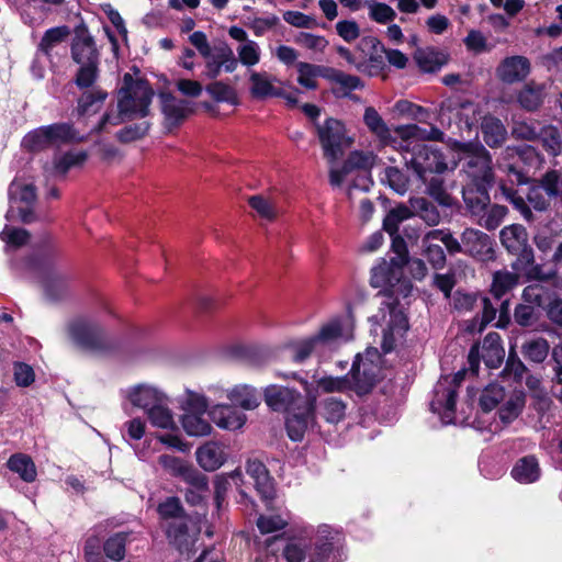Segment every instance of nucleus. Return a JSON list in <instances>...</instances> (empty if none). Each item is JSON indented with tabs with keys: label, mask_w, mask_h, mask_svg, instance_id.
Segmentation results:
<instances>
[{
	"label": "nucleus",
	"mask_w": 562,
	"mask_h": 562,
	"mask_svg": "<svg viewBox=\"0 0 562 562\" xmlns=\"http://www.w3.org/2000/svg\"><path fill=\"white\" fill-rule=\"evenodd\" d=\"M393 248L398 255L393 258L391 263L383 261L379 266L372 268L371 284L374 288L389 286L390 294H385L386 300L382 302V307L372 319L382 326L381 348L387 353L391 352L396 341L404 336L408 329V321L400 306L397 296L402 294L406 297L412 284L408 280H401L402 266L406 263V247L404 240L400 236L393 238Z\"/></svg>",
	"instance_id": "nucleus-1"
},
{
	"label": "nucleus",
	"mask_w": 562,
	"mask_h": 562,
	"mask_svg": "<svg viewBox=\"0 0 562 562\" xmlns=\"http://www.w3.org/2000/svg\"><path fill=\"white\" fill-rule=\"evenodd\" d=\"M72 33V60L77 65L74 82L78 90L76 111L79 117H87L101 110L108 92L98 85L99 52L93 37L82 23L76 25Z\"/></svg>",
	"instance_id": "nucleus-2"
},
{
	"label": "nucleus",
	"mask_w": 562,
	"mask_h": 562,
	"mask_svg": "<svg viewBox=\"0 0 562 562\" xmlns=\"http://www.w3.org/2000/svg\"><path fill=\"white\" fill-rule=\"evenodd\" d=\"M21 146L30 153L53 150L52 159L44 164V171L49 177H65L70 170V123L36 127L24 135Z\"/></svg>",
	"instance_id": "nucleus-3"
},
{
	"label": "nucleus",
	"mask_w": 562,
	"mask_h": 562,
	"mask_svg": "<svg viewBox=\"0 0 562 562\" xmlns=\"http://www.w3.org/2000/svg\"><path fill=\"white\" fill-rule=\"evenodd\" d=\"M22 267L40 277L47 300L57 302L66 295L67 279L61 274L54 252H33L23 259Z\"/></svg>",
	"instance_id": "nucleus-4"
},
{
	"label": "nucleus",
	"mask_w": 562,
	"mask_h": 562,
	"mask_svg": "<svg viewBox=\"0 0 562 562\" xmlns=\"http://www.w3.org/2000/svg\"><path fill=\"white\" fill-rule=\"evenodd\" d=\"M153 95L154 92L146 81L125 74L119 91L117 109L127 117H144L149 112Z\"/></svg>",
	"instance_id": "nucleus-5"
},
{
	"label": "nucleus",
	"mask_w": 562,
	"mask_h": 562,
	"mask_svg": "<svg viewBox=\"0 0 562 562\" xmlns=\"http://www.w3.org/2000/svg\"><path fill=\"white\" fill-rule=\"evenodd\" d=\"M461 159L464 161L462 171L467 177V183L491 187L494 175L492 170V158L484 146L476 143L460 145Z\"/></svg>",
	"instance_id": "nucleus-6"
},
{
	"label": "nucleus",
	"mask_w": 562,
	"mask_h": 562,
	"mask_svg": "<svg viewBox=\"0 0 562 562\" xmlns=\"http://www.w3.org/2000/svg\"><path fill=\"white\" fill-rule=\"evenodd\" d=\"M277 375L284 379L292 378L299 380L297 374L294 372L289 374L278 372ZM300 382L302 383L306 393L305 403H303L301 406H297V408H293L286 418L288 435L294 441L302 440L306 430L313 427L315 423L314 413L317 400V394L314 393L310 387L308 382L303 379H300Z\"/></svg>",
	"instance_id": "nucleus-7"
},
{
	"label": "nucleus",
	"mask_w": 562,
	"mask_h": 562,
	"mask_svg": "<svg viewBox=\"0 0 562 562\" xmlns=\"http://www.w3.org/2000/svg\"><path fill=\"white\" fill-rule=\"evenodd\" d=\"M407 155L404 157L407 168L423 182L427 181L428 173H442L448 168L442 154L434 146L415 144Z\"/></svg>",
	"instance_id": "nucleus-8"
},
{
	"label": "nucleus",
	"mask_w": 562,
	"mask_h": 562,
	"mask_svg": "<svg viewBox=\"0 0 562 562\" xmlns=\"http://www.w3.org/2000/svg\"><path fill=\"white\" fill-rule=\"evenodd\" d=\"M9 194L11 205L5 213L7 221H13L16 214L23 224H31L37 221L38 217L34 211L37 199L34 184L12 182Z\"/></svg>",
	"instance_id": "nucleus-9"
},
{
	"label": "nucleus",
	"mask_w": 562,
	"mask_h": 562,
	"mask_svg": "<svg viewBox=\"0 0 562 562\" xmlns=\"http://www.w3.org/2000/svg\"><path fill=\"white\" fill-rule=\"evenodd\" d=\"M538 160L536 149L529 145L507 147L502 153L498 167L507 173L512 183L522 184L527 182V176L525 175L522 166L537 164Z\"/></svg>",
	"instance_id": "nucleus-10"
},
{
	"label": "nucleus",
	"mask_w": 562,
	"mask_h": 562,
	"mask_svg": "<svg viewBox=\"0 0 562 562\" xmlns=\"http://www.w3.org/2000/svg\"><path fill=\"white\" fill-rule=\"evenodd\" d=\"M453 306L460 312L473 311L475 308L482 311V316L474 317L468 325L467 330L470 333L482 331L496 316V308L492 305L490 299L472 293L457 291L453 295Z\"/></svg>",
	"instance_id": "nucleus-11"
},
{
	"label": "nucleus",
	"mask_w": 562,
	"mask_h": 562,
	"mask_svg": "<svg viewBox=\"0 0 562 562\" xmlns=\"http://www.w3.org/2000/svg\"><path fill=\"white\" fill-rule=\"evenodd\" d=\"M72 345L82 352L97 353L111 347L102 329L88 321L76 319L72 323Z\"/></svg>",
	"instance_id": "nucleus-12"
},
{
	"label": "nucleus",
	"mask_w": 562,
	"mask_h": 562,
	"mask_svg": "<svg viewBox=\"0 0 562 562\" xmlns=\"http://www.w3.org/2000/svg\"><path fill=\"white\" fill-rule=\"evenodd\" d=\"M463 375L464 372L460 371L452 379L446 376L435 387V395L430 406L435 413L441 415L445 424L452 423L453 420L457 387L462 381Z\"/></svg>",
	"instance_id": "nucleus-13"
},
{
	"label": "nucleus",
	"mask_w": 562,
	"mask_h": 562,
	"mask_svg": "<svg viewBox=\"0 0 562 562\" xmlns=\"http://www.w3.org/2000/svg\"><path fill=\"white\" fill-rule=\"evenodd\" d=\"M317 134L322 144L324 156L331 164L341 155L345 146L349 145L344 124L335 119H327L324 124L317 125Z\"/></svg>",
	"instance_id": "nucleus-14"
},
{
	"label": "nucleus",
	"mask_w": 562,
	"mask_h": 562,
	"mask_svg": "<svg viewBox=\"0 0 562 562\" xmlns=\"http://www.w3.org/2000/svg\"><path fill=\"white\" fill-rule=\"evenodd\" d=\"M505 351L501 344V336L497 333H488L482 346L477 344L472 346L468 356L470 370L473 373L477 372L481 358L488 368H497L502 363Z\"/></svg>",
	"instance_id": "nucleus-15"
},
{
	"label": "nucleus",
	"mask_w": 562,
	"mask_h": 562,
	"mask_svg": "<svg viewBox=\"0 0 562 562\" xmlns=\"http://www.w3.org/2000/svg\"><path fill=\"white\" fill-rule=\"evenodd\" d=\"M374 156L371 153H362V151H353L349 155L348 159L344 164V166L338 168H330L329 171V182L333 187H340L344 182V179L353 170H359L363 173L361 176V184H355V187H361L362 189H368L369 187V178L367 176L370 168L373 166Z\"/></svg>",
	"instance_id": "nucleus-16"
},
{
	"label": "nucleus",
	"mask_w": 562,
	"mask_h": 562,
	"mask_svg": "<svg viewBox=\"0 0 562 562\" xmlns=\"http://www.w3.org/2000/svg\"><path fill=\"white\" fill-rule=\"evenodd\" d=\"M158 462L165 471L176 477L182 479L191 486H195L198 490H205L207 487V477L198 471L190 462L170 454L159 456Z\"/></svg>",
	"instance_id": "nucleus-17"
},
{
	"label": "nucleus",
	"mask_w": 562,
	"mask_h": 562,
	"mask_svg": "<svg viewBox=\"0 0 562 562\" xmlns=\"http://www.w3.org/2000/svg\"><path fill=\"white\" fill-rule=\"evenodd\" d=\"M462 241L463 254L483 262L495 258L494 241L482 231L465 228L462 233Z\"/></svg>",
	"instance_id": "nucleus-18"
},
{
	"label": "nucleus",
	"mask_w": 562,
	"mask_h": 562,
	"mask_svg": "<svg viewBox=\"0 0 562 562\" xmlns=\"http://www.w3.org/2000/svg\"><path fill=\"white\" fill-rule=\"evenodd\" d=\"M263 394L266 404L276 412L290 413L305 403L299 392L285 386L269 385Z\"/></svg>",
	"instance_id": "nucleus-19"
},
{
	"label": "nucleus",
	"mask_w": 562,
	"mask_h": 562,
	"mask_svg": "<svg viewBox=\"0 0 562 562\" xmlns=\"http://www.w3.org/2000/svg\"><path fill=\"white\" fill-rule=\"evenodd\" d=\"M378 364L358 355L350 370L351 387L359 394L369 392L378 381Z\"/></svg>",
	"instance_id": "nucleus-20"
},
{
	"label": "nucleus",
	"mask_w": 562,
	"mask_h": 562,
	"mask_svg": "<svg viewBox=\"0 0 562 562\" xmlns=\"http://www.w3.org/2000/svg\"><path fill=\"white\" fill-rule=\"evenodd\" d=\"M70 29L66 25L56 26L47 30L38 45V50L50 58L67 53Z\"/></svg>",
	"instance_id": "nucleus-21"
},
{
	"label": "nucleus",
	"mask_w": 562,
	"mask_h": 562,
	"mask_svg": "<svg viewBox=\"0 0 562 562\" xmlns=\"http://www.w3.org/2000/svg\"><path fill=\"white\" fill-rule=\"evenodd\" d=\"M530 71V61L524 56L504 58L496 68L497 78L505 83L522 81Z\"/></svg>",
	"instance_id": "nucleus-22"
},
{
	"label": "nucleus",
	"mask_w": 562,
	"mask_h": 562,
	"mask_svg": "<svg viewBox=\"0 0 562 562\" xmlns=\"http://www.w3.org/2000/svg\"><path fill=\"white\" fill-rule=\"evenodd\" d=\"M199 465L209 472L220 469L227 459L226 448L217 441H207L195 451Z\"/></svg>",
	"instance_id": "nucleus-23"
},
{
	"label": "nucleus",
	"mask_w": 562,
	"mask_h": 562,
	"mask_svg": "<svg viewBox=\"0 0 562 562\" xmlns=\"http://www.w3.org/2000/svg\"><path fill=\"white\" fill-rule=\"evenodd\" d=\"M210 417L220 428L226 430L239 429L246 423V415L235 405H215L210 409Z\"/></svg>",
	"instance_id": "nucleus-24"
},
{
	"label": "nucleus",
	"mask_w": 562,
	"mask_h": 562,
	"mask_svg": "<svg viewBox=\"0 0 562 562\" xmlns=\"http://www.w3.org/2000/svg\"><path fill=\"white\" fill-rule=\"evenodd\" d=\"M166 397L158 389L145 384L134 386L127 393L130 402L146 414L159 403L166 402Z\"/></svg>",
	"instance_id": "nucleus-25"
},
{
	"label": "nucleus",
	"mask_w": 562,
	"mask_h": 562,
	"mask_svg": "<svg viewBox=\"0 0 562 562\" xmlns=\"http://www.w3.org/2000/svg\"><path fill=\"white\" fill-rule=\"evenodd\" d=\"M205 58V77L214 79L220 76L222 69L226 72H233L237 68V59L231 48L224 47L217 50L215 54H210Z\"/></svg>",
	"instance_id": "nucleus-26"
},
{
	"label": "nucleus",
	"mask_w": 562,
	"mask_h": 562,
	"mask_svg": "<svg viewBox=\"0 0 562 562\" xmlns=\"http://www.w3.org/2000/svg\"><path fill=\"white\" fill-rule=\"evenodd\" d=\"M278 79L267 71L249 72V91L256 99H266L274 95H282V91L274 86Z\"/></svg>",
	"instance_id": "nucleus-27"
},
{
	"label": "nucleus",
	"mask_w": 562,
	"mask_h": 562,
	"mask_svg": "<svg viewBox=\"0 0 562 562\" xmlns=\"http://www.w3.org/2000/svg\"><path fill=\"white\" fill-rule=\"evenodd\" d=\"M246 472L255 481L258 494L263 499H271L274 495V487L266 465L258 460H249Z\"/></svg>",
	"instance_id": "nucleus-28"
},
{
	"label": "nucleus",
	"mask_w": 562,
	"mask_h": 562,
	"mask_svg": "<svg viewBox=\"0 0 562 562\" xmlns=\"http://www.w3.org/2000/svg\"><path fill=\"white\" fill-rule=\"evenodd\" d=\"M324 352L342 340H348L350 334L339 319H334L321 327L317 335L313 336Z\"/></svg>",
	"instance_id": "nucleus-29"
},
{
	"label": "nucleus",
	"mask_w": 562,
	"mask_h": 562,
	"mask_svg": "<svg viewBox=\"0 0 562 562\" xmlns=\"http://www.w3.org/2000/svg\"><path fill=\"white\" fill-rule=\"evenodd\" d=\"M488 188L465 183L462 189L464 203L472 215H480L490 202Z\"/></svg>",
	"instance_id": "nucleus-30"
},
{
	"label": "nucleus",
	"mask_w": 562,
	"mask_h": 562,
	"mask_svg": "<svg viewBox=\"0 0 562 562\" xmlns=\"http://www.w3.org/2000/svg\"><path fill=\"white\" fill-rule=\"evenodd\" d=\"M414 59L424 72H435L448 63V55L434 48H418Z\"/></svg>",
	"instance_id": "nucleus-31"
},
{
	"label": "nucleus",
	"mask_w": 562,
	"mask_h": 562,
	"mask_svg": "<svg viewBox=\"0 0 562 562\" xmlns=\"http://www.w3.org/2000/svg\"><path fill=\"white\" fill-rule=\"evenodd\" d=\"M484 142L490 147L501 146L507 136V131L502 121L495 116H484L481 123Z\"/></svg>",
	"instance_id": "nucleus-32"
},
{
	"label": "nucleus",
	"mask_w": 562,
	"mask_h": 562,
	"mask_svg": "<svg viewBox=\"0 0 562 562\" xmlns=\"http://www.w3.org/2000/svg\"><path fill=\"white\" fill-rule=\"evenodd\" d=\"M498 415L504 424L515 420L525 406V394L521 391L505 393V398L501 402Z\"/></svg>",
	"instance_id": "nucleus-33"
},
{
	"label": "nucleus",
	"mask_w": 562,
	"mask_h": 562,
	"mask_svg": "<svg viewBox=\"0 0 562 562\" xmlns=\"http://www.w3.org/2000/svg\"><path fill=\"white\" fill-rule=\"evenodd\" d=\"M501 241L509 252H517L528 244V235L524 226L513 224L501 231Z\"/></svg>",
	"instance_id": "nucleus-34"
},
{
	"label": "nucleus",
	"mask_w": 562,
	"mask_h": 562,
	"mask_svg": "<svg viewBox=\"0 0 562 562\" xmlns=\"http://www.w3.org/2000/svg\"><path fill=\"white\" fill-rule=\"evenodd\" d=\"M512 476L524 484L532 483L540 476V468L535 457L519 459L512 470Z\"/></svg>",
	"instance_id": "nucleus-35"
},
{
	"label": "nucleus",
	"mask_w": 562,
	"mask_h": 562,
	"mask_svg": "<svg viewBox=\"0 0 562 562\" xmlns=\"http://www.w3.org/2000/svg\"><path fill=\"white\" fill-rule=\"evenodd\" d=\"M7 465L10 471L19 474V476L27 483L34 482L36 479V467L32 458L27 454H12L7 462Z\"/></svg>",
	"instance_id": "nucleus-36"
},
{
	"label": "nucleus",
	"mask_w": 562,
	"mask_h": 562,
	"mask_svg": "<svg viewBox=\"0 0 562 562\" xmlns=\"http://www.w3.org/2000/svg\"><path fill=\"white\" fill-rule=\"evenodd\" d=\"M162 112L170 125H176L184 120L190 110L183 100H179L170 94L161 95Z\"/></svg>",
	"instance_id": "nucleus-37"
},
{
	"label": "nucleus",
	"mask_w": 562,
	"mask_h": 562,
	"mask_svg": "<svg viewBox=\"0 0 562 562\" xmlns=\"http://www.w3.org/2000/svg\"><path fill=\"white\" fill-rule=\"evenodd\" d=\"M363 121L370 132L383 144H389L392 140L391 130L374 108L368 106L364 110Z\"/></svg>",
	"instance_id": "nucleus-38"
},
{
	"label": "nucleus",
	"mask_w": 562,
	"mask_h": 562,
	"mask_svg": "<svg viewBox=\"0 0 562 562\" xmlns=\"http://www.w3.org/2000/svg\"><path fill=\"white\" fill-rule=\"evenodd\" d=\"M550 345L543 337L526 339L521 345L522 356L535 363H541L549 355Z\"/></svg>",
	"instance_id": "nucleus-39"
},
{
	"label": "nucleus",
	"mask_w": 562,
	"mask_h": 562,
	"mask_svg": "<svg viewBox=\"0 0 562 562\" xmlns=\"http://www.w3.org/2000/svg\"><path fill=\"white\" fill-rule=\"evenodd\" d=\"M227 396L233 405L244 409H255L259 405V395L256 389L249 385L235 386Z\"/></svg>",
	"instance_id": "nucleus-40"
},
{
	"label": "nucleus",
	"mask_w": 562,
	"mask_h": 562,
	"mask_svg": "<svg viewBox=\"0 0 562 562\" xmlns=\"http://www.w3.org/2000/svg\"><path fill=\"white\" fill-rule=\"evenodd\" d=\"M324 77L330 82L337 85L339 87V91L344 95H347L349 92L361 89L363 87V83L359 77L346 74L341 70L328 68L326 69V75H324Z\"/></svg>",
	"instance_id": "nucleus-41"
},
{
	"label": "nucleus",
	"mask_w": 562,
	"mask_h": 562,
	"mask_svg": "<svg viewBox=\"0 0 562 562\" xmlns=\"http://www.w3.org/2000/svg\"><path fill=\"white\" fill-rule=\"evenodd\" d=\"M204 413H184L182 416V427L189 436L202 437L212 431L211 424L203 418Z\"/></svg>",
	"instance_id": "nucleus-42"
},
{
	"label": "nucleus",
	"mask_w": 562,
	"mask_h": 562,
	"mask_svg": "<svg viewBox=\"0 0 562 562\" xmlns=\"http://www.w3.org/2000/svg\"><path fill=\"white\" fill-rule=\"evenodd\" d=\"M319 414L327 423L338 424L345 418L346 404L338 397H326L321 402Z\"/></svg>",
	"instance_id": "nucleus-43"
},
{
	"label": "nucleus",
	"mask_w": 562,
	"mask_h": 562,
	"mask_svg": "<svg viewBox=\"0 0 562 562\" xmlns=\"http://www.w3.org/2000/svg\"><path fill=\"white\" fill-rule=\"evenodd\" d=\"M326 69L317 65L300 61L296 64L297 82L308 90L317 88V78L326 75Z\"/></svg>",
	"instance_id": "nucleus-44"
},
{
	"label": "nucleus",
	"mask_w": 562,
	"mask_h": 562,
	"mask_svg": "<svg viewBox=\"0 0 562 562\" xmlns=\"http://www.w3.org/2000/svg\"><path fill=\"white\" fill-rule=\"evenodd\" d=\"M310 387L314 393L319 395V393H335V392H344L351 387V382L346 376H323L315 380V386L313 383H310Z\"/></svg>",
	"instance_id": "nucleus-45"
},
{
	"label": "nucleus",
	"mask_w": 562,
	"mask_h": 562,
	"mask_svg": "<svg viewBox=\"0 0 562 562\" xmlns=\"http://www.w3.org/2000/svg\"><path fill=\"white\" fill-rule=\"evenodd\" d=\"M150 424L154 427L172 430L176 428V422L172 412L168 407V398L166 402L159 403L147 414Z\"/></svg>",
	"instance_id": "nucleus-46"
},
{
	"label": "nucleus",
	"mask_w": 562,
	"mask_h": 562,
	"mask_svg": "<svg viewBox=\"0 0 562 562\" xmlns=\"http://www.w3.org/2000/svg\"><path fill=\"white\" fill-rule=\"evenodd\" d=\"M413 214L416 213L429 226L438 225L440 214L438 209L425 198L411 199Z\"/></svg>",
	"instance_id": "nucleus-47"
},
{
	"label": "nucleus",
	"mask_w": 562,
	"mask_h": 562,
	"mask_svg": "<svg viewBox=\"0 0 562 562\" xmlns=\"http://www.w3.org/2000/svg\"><path fill=\"white\" fill-rule=\"evenodd\" d=\"M413 216L412 206L408 207L405 204H398L391 209L383 221V228L391 235L397 234L398 225L409 217Z\"/></svg>",
	"instance_id": "nucleus-48"
},
{
	"label": "nucleus",
	"mask_w": 562,
	"mask_h": 562,
	"mask_svg": "<svg viewBox=\"0 0 562 562\" xmlns=\"http://www.w3.org/2000/svg\"><path fill=\"white\" fill-rule=\"evenodd\" d=\"M513 255L517 256L516 261L513 263V268L517 271H524L527 274H529L532 278L537 279H546L547 277L541 276L539 268L533 267V251L528 246H524V249L521 251L512 252Z\"/></svg>",
	"instance_id": "nucleus-49"
},
{
	"label": "nucleus",
	"mask_w": 562,
	"mask_h": 562,
	"mask_svg": "<svg viewBox=\"0 0 562 562\" xmlns=\"http://www.w3.org/2000/svg\"><path fill=\"white\" fill-rule=\"evenodd\" d=\"M518 283V274L508 271H497L494 273L491 288L492 294L496 299H501L508 291L514 289Z\"/></svg>",
	"instance_id": "nucleus-50"
},
{
	"label": "nucleus",
	"mask_w": 562,
	"mask_h": 562,
	"mask_svg": "<svg viewBox=\"0 0 562 562\" xmlns=\"http://www.w3.org/2000/svg\"><path fill=\"white\" fill-rule=\"evenodd\" d=\"M543 89L541 86L526 85L518 94V102L528 110L533 111L540 106L543 101Z\"/></svg>",
	"instance_id": "nucleus-51"
},
{
	"label": "nucleus",
	"mask_w": 562,
	"mask_h": 562,
	"mask_svg": "<svg viewBox=\"0 0 562 562\" xmlns=\"http://www.w3.org/2000/svg\"><path fill=\"white\" fill-rule=\"evenodd\" d=\"M507 214V207L503 205H492L477 215V224L488 231L496 229L504 221Z\"/></svg>",
	"instance_id": "nucleus-52"
},
{
	"label": "nucleus",
	"mask_w": 562,
	"mask_h": 562,
	"mask_svg": "<svg viewBox=\"0 0 562 562\" xmlns=\"http://www.w3.org/2000/svg\"><path fill=\"white\" fill-rule=\"evenodd\" d=\"M294 42L314 55L323 54L329 44L325 36L308 32H300Z\"/></svg>",
	"instance_id": "nucleus-53"
},
{
	"label": "nucleus",
	"mask_w": 562,
	"mask_h": 562,
	"mask_svg": "<svg viewBox=\"0 0 562 562\" xmlns=\"http://www.w3.org/2000/svg\"><path fill=\"white\" fill-rule=\"evenodd\" d=\"M427 239H437L438 241H441L450 255L463 254L464 247L462 235L459 240L449 229H432L427 233Z\"/></svg>",
	"instance_id": "nucleus-54"
},
{
	"label": "nucleus",
	"mask_w": 562,
	"mask_h": 562,
	"mask_svg": "<svg viewBox=\"0 0 562 562\" xmlns=\"http://www.w3.org/2000/svg\"><path fill=\"white\" fill-rule=\"evenodd\" d=\"M505 398V390L498 384L487 385L481 393L479 403L484 412L494 409Z\"/></svg>",
	"instance_id": "nucleus-55"
},
{
	"label": "nucleus",
	"mask_w": 562,
	"mask_h": 562,
	"mask_svg": "<svg viewBox=\"0 0 562 562\" xmlns=\"http://www.w3.org/2000/svg\"><path fill=\"white\" fill-rule=\"evenodd\" d=\"M31 234L24 228L5 225L0 232V239L5 243V250L10 247L19 248L27 244Z\"/></svg>",
	"instance_id": "nucleus-56"
},
{
	"label": "nucleus",
	"mask_w": 562,
	"mask_h": 562,
	"mask_svg": "<svg viewBox=\"0 0 562 562\" xmlns=\"http://www.w3.org/2000/svg\"><path fill=\"white\" fill-rule=\"evenodd\" d=\"M248 203L263 220L273 221L278 216L276 203L263 195H252L248 199Z\"/></svg>",
	"instance_id": "nucleus-57"
},
{
	"label": "nucleus",
	"mask_w": 562,
	"mask_h": 562,
	"mask_svg": "<svg viewBox=\"0 0 562 562\" xmlns=\"http://www.w3.org/2000/svg\"><path fill=\"white\" fill-rule=\"evenodd\" d=\"M206 91L217 102L238 103L235 89L223 81H214L207 85Z\"/></svg>",
	"instance_id": "nucleus-58"
},
{
	"label": "nucleus",
	"mask_w": 562,
	"mask_h": 562,
	"mask_svg": "<svg viewBox=\"0 0 562 562\" xmlns=\"http://www.w3.org/2000/svg\"><path fill=\"white\" fill-rule=\"evenodd\" d=\"M367 8L369 18L379 24H386L396 18V12L386 3L368 1Z\"/></svg>",
	"instance_id": "nucleus-59"
},
{
	"label": "nucleus",
	"mask_w": 562,
	"mask_h": 562,
	"mask_svg": "<svg viewBox=\"0 0 562 562\" xmlns=\"http://www.w3.org/2000/svg\"><path fill=\"white\" fill-rule=\"evenodd\" d=\"M238 59L246 67H254L260 61L261 50L255 41H248L237 47Z\"/></svg>",
	"instance_id": "nucleus-60"
},
{
	"label": "nucleus",
	"mask_w": 562,
	"mask_h": 562,
	"mask_svg": "<svg viewBox=\"0 0 562 562\" xmlns=\"http://www.w3.org/2000/svg\"><path fill=\"white\" fill-rule=\"evenodd\" d=\"M127 533L119 532L110 537L104 543V552L108 558L114 561H121L125 557V544Z\"/></svg>",
	"instance_id": "nucleus-61"
},
{
	"label": "nucleus",
	"mask_w": 562,
	"mask_h": 562,
	"mask_svg": "<svg viewBox=\"0 0 562 562\" xmlns=\"http://www.w3.org/2000/svg\"><path fill=\"white\" fill-rule=\"evenodd\" d=\"M382 181L400 194H404L408 189V178L396 167H386Z\"/></svg>",
	"instance_id": "nucleus-62"
},
{
	"label": "nucleus",
	"mask_w": 562,
	"mask_h": 562,
	"mask_svg": "<svg viewBox=\"0 0 562 562\" xmlns=\"http://www.w3.org/2000/svg\"><path fill=\"white\" fill-rule=\"evenodd\" d=\"M180 403L186 413H205L207 408V401L205 396L189 390L186 391Z\"/></svg>",
	"instance_id": "nucleus-63"
},
{
	"label": "nucleus",
	"mask_w": 562,
	"mask_h": 562,
	"mask_svg": "<svg viewBox=\"0 0 562 562\" xmlns=\"http://www.w3.org/2000/svg\"><path fill=\"white\" fill-rule=\"evenodd\" d=\"M541 143L552 156H558L562 151V139L558 128L548 126L541 131Z\"/></svg>",
	"instance_id": "nucleus-64"
}]
</instances>
